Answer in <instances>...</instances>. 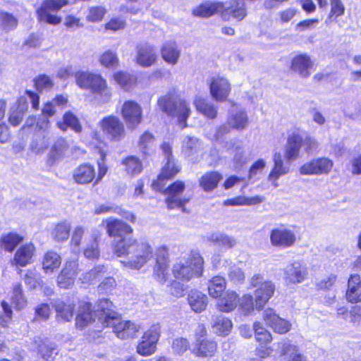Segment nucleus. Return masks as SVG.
<instances>
[{
  "label": "nucleus",
  "mask_w": 361,
  "mask_h": 361,
  "mask_svg": "<svg viewBox=\"0 0 361 361\" xmlns=\"http://www.w3.org/2000/svg\"><path fill=\"white\" fill-rule=\"evenodd\" d=\"M106 228L109 236H118L121 239L115 241L114 253L119 257L127 256L121 260L126 268L140 270L152 257L153 249L147 242H137L132 237H124V235L133 232V228L123 221L112 217L106 219Z\"/></svg>",
  "instance_id": "f257e3e1"
},
{
  "label": "nucleus",
  "mask_w": 361,
  "mask_h": 361,
  "mask_svg": "<svg viewBox=\"0 0 361 361\" xmlns=\"http://www.w3.org/2000/svg\"><path fill=\"white\" fill-rule=\"evenodd\" d=\"M161 148L166 159V163L162 168L157 180L153 182L152 187L156 190L164 191L166 195L165 201L169 209L180 208L184 212V207L190 200L189 197L183 196L185 183L178 180L165 188V181L172 178L180 171V166L173 159L171 146L169 142H164Z\"/></svg>",
  "instance_id": "f03ea898"
},
{
  "label": "nucleus",
  "mask_w": 361,
  "mask_h": 361,
  "mask_svg": "<svg viewBox=\"0 0 361 361\" xmlns=\"http://www.w3.org/2000/svg\"><path fill=\"white\" fill-rule=\"evenodd\" d=\"M113 304L108 299L98 301L97 312L99 314L98 323L102 326H111L116 336L121 339L133 338L140 326L130 321H123L117 312L112 310Z\"/></svg>",
  "instance_id": "7ed1b4c3"
},
{
  "label": "nucleus",
  "mask_w": 361,
  "mask_h": 361,
  "mask_svg": "<svg viewBox=\"0 0 361 361\" xmlns=\"http://www.w3.org/2000/svg\"><path fill=\"white\" fill-rule=\"evenodd\" d=\"M157 104L161 111L169 116L177 118L182 128L187 126L186 121L191 113L188 102L180 98L174 92H169L159 97Z\"/></svg>",
  "instance_id": "20e7f679"
},
{
  "label": "nucleus",
  "mask_w": 361,
  "mask_h": 361,
  "mask_svg": "<svg viewBox=\"0 0 361 361\" xmlns=\"http://www.w3.org/2000/svg\"><path fill=\"white\" fill-rule=\"evenodd\" d=\"M204 269V259L200 252L192 250L188 257L179 259L173 266L174 277L183 281L202 276Z\"/></svg>",
  "instance_id": "39448f33"
},
{
  "label": "nucleus",
  "mask_w": 361,
  "mask_h": 361,
  "mask_svg": "<svg viewBox=\"0 0 361 361\" xmlns=\"http://www.w3.org/2000/svg\"><path fill=\"white\" fill-rule=\"evenodd\" d=\"M250 285L252 288L258 287L255 292V301L256 309L260 310L273 296L275 286L270 281H264L263 276L259 274L251 278Z\"/></svg>",
  "instance_id": "423d86ee"
},
{
  "label": "nucleus",
  "mask_w": 361,
  "mask_h": 361,
  "mask_svg": "<svg viewBox=\"0 0 361 361\" xmlns=\"http://www.w3.org/2000/svg\"><path fill=\"white\" fill-rule=\"evenodd\" d=\"M99 125L106 137L111 141H120L126 136L123 122L116 116L111 115L103 118Z\"/></svg>",
  "instance_id": "0eeeda50"
},
{
  "label": "nucleus",
  "mask_w": 361,
  "mask_h": 361,
  "mask_svg": "<svg viewBox=\"0 0 361 361\" xmlns=\"http://www.w3.org/2000/svg\"><path fill=\"white\" fill-rule=\"evenodd\" d=\"M68 4L67 0H44L41 6L37 10V14L40 21L51 25H58L61 18L51 13L57 12Z\"/></svg>",
  "instance_id": "6e6552de"
},
{
  "label": "nucleus",
  "mask_w": 361,
  "mask_h": 361,
  "mask_svg": "<svg viewBox=\"0 0 361 361\" xmlns=\"http://www.w3.org/2000/svg\"><path fill=\"white\" fill-rule=\"evenodd\" d=\"M160 329L159 324H154L144 333L136 348L139 355L146 357L156 352L157 343L160 337Z\"/></svg>",
  "instance_id": "1a4fd4ad"
},
{
  "label": "nucleus",
  "mask_w": 361,
  "mask_h": 361,
  "mask_svg": "<svg viewBox=\"0 0 361 361\" xmlns=\"http://www.w3.org/2000/svg\"><path fill=\"white\" fill-rule=\"evenodd\" d=\"M156 264L153 268L152 276L155 281L164 284L167 281L169 273V258L168 248L165 245L159 247L156 250Z\"/></svg>",
  "instance_id": "9d476101"
},
{
  "label": "nucleus",
  "mask_w": 361,
  "mask_h": 361,
  "mask_svg": "<svg viewBox=\"0 0 361 361\" xmlns=\"http://www.w3.org/2000/svg\"><path fill=\"white\" fill-rule=\"evenodd\" d=\"M121 114L129 129L134 130L142 121V106L133 100L124 102Z\"/></svg>",
  "instance_id": "9b49d317"
},
{
  "label": "nucleus",
  "mask_w": 361,
  "mask_h": 361,
  "mask_svg": "<svg viewBox=\"0 0 361 361\" xmlns=\"http://www.w3.org/2000/svg\"><path fill=\"white\" fill-rule=\"evenodd\" d=\"M307 269L300 261H293L283 269V280L287 285L302 283L307 277Z\"/></svg>",
  "instance_id": "f8f14e48"
},
{
  "label": "nucleus",
  "mask_w": 361,
  "mask_h": 361,
  "mask_svg": "<svg viewBox=\"0 0 361 361\" xmlns=\"http://www.w3.org/2000/svg\"><path fill=\"white\" fill-rule=\"evenodd\" d=\"M334 166V162L327 157H320L312 159L304 164L300 168L302 175H323L328 174Z\"/></svg>",
  "instance_id": "ddd939ff"
},
{
  "label": "nucleus",
  "mask_w": 361,
  "mask_h": 361,
  "mask_svg": "<svg viewBox=\"0 0 361 361\" xmlns=\"http://www.w3.org/2000/svg\"><path fill=\"white\" fill-rule=\"evenodd\" d=\"M209 86L212 97L218 102L226 101L231 91V85L228 80L220 75L212 77Z\"/></svg>",
  "instance_id": "4468645a"
},
{
  "label": "nucleus",
  "mask_w": 361,
  "mask_h": 361,
  "mask_svg": "<svg viewBox=\"0 0 361 361\" xmlns=\"http://www.w3.org/2000/svg\"><path fill=\"white\" fill-rule=\"evenodd\" d=\"M263 319L266 325L275 333L284 334L291 329L292 324L290 322L279 317L276 311L271 308H267L263 312Z\"/></svg>",
  "instance_id": "2eb2a0df"
},
{
  "label": "nucleus",
  "mask_w": 361,
  "mask_h": 361,
  "mask_svg": "<svg viewBox=\"0 0 361 361\" xmlns=\"http://www.w3.org/2000/svg\"><path fill=\"white\" fill-rule=\"evenodd\" d=\"M270 241L274 246L286 248L294 245L296 235L293 230L281 226L271 231Z\"/></svg>",
  "instance_id": "dca6fc26"
},
{
  "label": "nucleus",
  "mask_w": 361,
  "mask_h": 361,
  "mask_svg": "<svg viewBox=\"0 0 361 361\" xmlns=\"http://www.w3.org/2000/svg\"><path fill=\"white\" fill-rule=\"evenodd\" d=\"M78 274V262L77 260H69L65 265L57 278L58 286L61 288L68 289L73 286Z\"/></svg>",
  "instance_id": "f3484780"
},
{
  "label": "nucleus",
  "mask_w": 361,
  "mask_h": 361,
  "mask_svg": "<svg viewBox=\"0 0 361 361\" xmlns=\"http://www.w3.org/2000/svg\"><path fill=\"white\" fill-rule=\"evenodd\" d=\"M220 12L224 20L233 18L240 21L247 16L245 5L243 0H231L228 4H224V8Z\"/></svg>",
  "instance_id": "a211bd4d"
},
{
  "label": "nucleus",
  "mask_w": 361,
  "mask_h": 361,
  "mask_svg": "<svg viewBox=\"0 0 361 361\" xmlns=\"http://www.w3.org/2000/svg\"><path fill=\"white\" fill-rule=\"evenodd\" d=\"M136 62L142 67H149L157 61V51L154 47L145 43L137 46Z\"/></svg>",
  "instance_id": "6ab92c4d"
},
{
  "label": "nucleus",
  "mask_w": 361,
  "mask_h": 361,
  "mask_svg": "<svg viewBox=\"0 0 361 361\" xmlns=\"http://www.w3.org/2000/svg\"><path fill=\"white\" fill-rule=\"evenodd\" d=\"M227 123L232 129L244 130L248 125V117L246 111L238 105L233 104L232 108L228 111Z\"/></svg>",
  "instance_id": "aec40b11"
},
{
  "label": "nucleus",
  "mask_w": 361,
  "mask_h": 361,
  "mask_svg": "<svg viewBox=\"0 0 361 361\" xmlns=\"http://www.w3.org/2000/svg\"><path fill=\"white\" fill-rule=\"evenodd\" d=\"M272 159L274 165L268 176V180L276 188L279 186L278 180L281 176L288 173L290 166L284 163L280 152H275Z\"/></svg>",
  "instance_id": "412c9836"
},
{
  "label": "nucleus",
  "mask_w": 361,
  "mask_h": 361,
  "mask_svg": "<svg viewBox=\"0 0 361 361\" xmlns=\"http://www.w3.org/2000/svg\"><path fill=\"white\" fill-rule=\"evenodd\" d=\"M313 61L306 54H300L294 56L291 61L290 69L302 78H308L311 75L310 70L313 67Z\"/></svg>",
  "instance_id": "4be33fe9"
},
{
  "label": "nucleus",
  "mask_w": 361,
  "mask_h": 361,
  "mask_svg": "<svg viewBox=\"0 0 361 361\" xmlns=\"http://www.w3.org/2000/svg\"><path fill=\"white\" fill-rule=\"evenodd\" d=\"M98 303L95 307L94 311V316L91 311V305L89 302H82L80 305L78 312L75 318V326L77 328L83 329L92 322H96V318L98 319L99 314L97 312Z\"/></svg>",
  "instance_id": "5701e85b"
},
{
  "label": "nucleus",
  "mask_w": 361,
  "mask_h": 361,
  "mask_svg": "<svg viewBox=\"0 0 361 361\" xmlns=\"http://www.w3.org/2000/svg\"><path fill=\"white\" fill-rule=\"evenodd\" d=\"M88 90L104 102H109L111 97V90L108 87L106 80L99 74L94 73Z\"/></svg>",
  "instance_id": "b1692460"
},
{
  "label": "nucleus",
  "mask_w": 361,
  "mask_h": 361,
  "mask_svg": "<svg viewBox=\"0 0 361 361\" xmlns=\"http://www.w3.org/2000/svg\"><path fill=\"white\" fill-rule=\"evenodd\" d=\"M35 247L32 243H26L21 245L16 252L13 264L24 267L32 263L35 255Z\"/></svg>",
  "instance_id": "393cba45"
},
{
  "label": "nucleus",
  "mask_w": 361,
  "mask_h": 361,
  "mask_svg": "<svg viewBox=\"0 0 361 361\" xmlns=\"http://www.w3.org/2000/svg\"><path fill=\"white\" fill-rule=\"evenodd\" d=\"M193 104L197 111L206 118L214 119L217 116L218 106L207 99L200 95H196L193 100Z\"/></svg>",
  "instance_id": "a878e982"
},
{
  "label": "nucleus",
  "mask_w": 361,
  "mask_h": 361,
  "mask_svg": "<svg viewBox=\"0 0 361 361\" xmlns=\"http://www.w3.org/2000/svg\"><path fill=\"white\" fill-rule=\"evenodd\" d=\"M224 8V4L218 1H206L195 7L192 13L194 16L209 18Z\"/></svg>",
  "instance_id": "bb28decb"
},
{
  "label": "nucleus",
  "mask_w": 361,
  "mask_h": 361,
  "mask_svg": "<svg viewBox=\"0 0 361 361\" xmlns=\"http://www.w3.org/2000/svg\"><path fill=\"white\" fill-rule=\"evenodd\" d=\"M302 141V137L298 134L293 133L289 135L285 148V157L287 161H292L298 158Z\"/></svg>",
  "instance_id": "cd10ccee"
},
{
  "label": "nucleus",
  "mask_w": 361,
  "mask_h": 361,
  "mask_svg": "<svg viewBox=\"0 0 361 361\" xmlns=\"http://www.w3.org/2000/svg\"><path fill=\"white\" fill-rule=\"evenodd\" d=\"M180 49L174 41L166 42L161 49L162 59L169 64L176 65L180 56Z\"/></svg>",
  "instance_id": "c85d7f7f"
},
{
  "label": "nucleus",
  "mask_w": 361,
  "mask_h": 361,
  "mask_svg": "<svg viewBox=\"0 0 361 361\" xmlns=\"http://www.w3.org/2000/svg\"><path fill=\"white\" fill-rule=\"evenodd\" d=\"M217 348L216 343L209 339H196L195 347L193 353L201 357H211L214 355Z\"/></svg>",
  "instance_id": "c756f323"
},
{
  "label": "nucleus",
  "mask_w": 361,
  "mask_h": 361,
  "mask_svg": "<svg viewBox=\"0 0 361 361\" xmlns=\"http://www.w3.org/2000/svg\"><path fill=\"white\" fill-rule=\"evenodd\" d=\"M346 298L352 303L361 301V279L358 274H353L349 278Z\"/></svg>",
  "instance_id": "7c9ffc66"
},
{
  "label": "nucleus",
  "mask_w": 361,
  "mask_h": 361,
  "mask_svg": "<svg viewBox=\"0 0 361 361\" xmlns=\"http://www.w3.org/2000/svg\"><path fill=\"white\" fill-rule=\"evenodd\" d=\"M95 178V170L93 166L84 164L80 165L74 171L73 178L78 184H87Z\"/></svg>",
  "instance_id": "2f4dec72"
},
{
  "label": "nucleus",
  "mask_w": 361,
  "mask_h": 361,
  "mask_svg": "<svg viewBox=\"0 0 361 361\" xmlns=\"http://www.w3.org/2000/svg\"><path fill=\"white\" fill-rule=\"evenodd\" d=\"M23 240V237L15 232L2 234L0 237V250L12 252Z\"/></svg>",
  "instance_id": "473e14b6"
},
{
  "label": "nucleus",
  "mask_w": 361,
  "mask_h": 361,
  "mask_svg": "<svg viewBox=\"0 0 361 361\" xmlns=\"http://www.w3.org/2000/svg\"><path fill=\"white\" fill-rule=\"evenodd\" d=\"M53 306L56 313V318L58 322H66L72 319L74 312L73 305L66 304L63 301L57 300Z\"/></svg>",
  "instance_id": "72a5a7b5"
},
{
  "label": "nucleus",
  "mask_w": 361,
  "mask_h": 361,
  "mask_svg": "<svg viewBox=\"0 0 361 361\" xmlns=\"http://www.w3.org/2000/svg\"><path fill=\"white\" fill-rule=\"evenodd\" d=\"M188 301L191 309L195 312L204 311L207 305L208 299L206 295L200 291L191 290L188 295Z\"/></svg>",
  "instance_id": "f704fd0d"
},
{
  "label": "nucleus",
  "mask_w": 361,
  "mask_h": 361,
  "mask_svg": "<svg viewBox=\"0 0 361 361\" xmlns=\"http://www.w3.org/2000/svg\"><path fill=\"white\" fill-rule=\"evenodd\" d=\"M238 295L233 290H227L217 302L218 309L223 312H230L235 309L238 305Z\"/></svg>",
  "instance_id": "c9c22d12"
},
{
  "label": "nucleus",
  "mask_w": 361,
  "mask_h": 361,
  "mask_svg": "<svg viewBox=\"0 0 361 361\" xmlns=\"http://www.w3.org/2000/svg\"><path fill=\"white\" fill-rule=\"evenodd\" d=\"M201 142L195 137L186 136L183 140L182 152L187 157L196 158L201 152Z\"/></svg>",
  "instance_id": "e433bc0d"
},
{
  "label": "nucleus",
  "mask_w": 361,
  "mask_h": 361,
  "mask_svg": "<svg viewBox=\"0 0 361 361\" xmlns=\"http://www.w3.org/2000/svg\"><path fill=\"white\" fill-rule=\"evenodd\" d=\"M9 295L10 301L16 310H21L26 307L27 301L20 283L13 284Z\"/></svg>",
  "instance_id": "4c0bfd02"
},
{
  "label": "nucleus",
  "mask_w": 361,
  "mask_h": 361,
  "mask_svg": "<svg viewBox=\"0 0 361 361\" xmlns=\"http://www.w3.org/2000/svg\"><path fill=\"white\" fill-rule=\"evenodd\" d=\"M232 327L233 323L228 318L223 315L213 317L212 328L214 334L221 336H227L231 332Z\"/></svg>",
  "instance_id": "58836bf2"
},
{
  "label": "nucleus",
  "mask_w": 361,
  "mask_h": 361,
  "mask_svg": "<svg viewBox=\"0 0 361 361\" xmlns=\"http://www.w3.org/2000/svg\"><path fill=\"white\" fill-rule=\"evenodd\" d=\"M222 178V175L217 171L207 172L201 177L200 185L206 192L212 191L217 187Z\"/></svg>",
  "instance_id": "ea45409f"
},
{
  "label": "nucleus",
  "mask_w": 361,
  "mask_h": 361,
  "mask_svg": "<svg viewBox=\"0 0 361 361\" xmlns=\"http://www.w3.org/2000/svg\"><path fill=\"white\" fill-rule=\"evenodd\" d=\"M61 264V256L56 252L48 251L42 259V269L46 274H51L60 267Z\"/></svg>",
  "instance_id": "a19ab883"
},
{
  "label": "nucleus",
  "mask_w": 361,
  "mask_h": 361,
  "mask_svg": "<svg viewBox=\"0 0 361 361\" xmlns=\"http://www.w3.org/2000/svg\"><path fill=\"white\" fill-rule=\"evenodd\" d=\"M113 78L116 82L125 90H130L137 82L136 76L128 72L118 71L114 74Z\"/></svg>",
  "instance_id": "79ce46f5"
},
{
  "label": "nucleus",
  "mask_w": 361,
  "mask_h": 361,
  "mask_svg": "<svg viewBox=\"0 0 361 361\" xmlns=\"http://www.w3.org/2000/svg\"><path fill=\"white\" fill-rule=\"evenodd\" d=\"M264 197L259 195L250 197L245 196H238L225 200L224 204L226 206H251L262 203L264 202Z\"/></svg>",
  "instance_id": "37998d69"
},
{
  "label": "nucleus",
  "mask_w": 361,
  "mask_h": 361,
  "mask_svg": "<svg viewBox=\"0 0 361 361\" xmlns=\"http://www.w3.org/2000/svg\"><path fill=\"white\" fill-rule=\"evenodd\" d=\"M38 353L46 361H53L54 355L58 354L57 346L55 343L45 339L38 345Z\"/></svg>",
  "instance_id": "c03bdc74"
},
{
  "label": "nucleus",
  "mask_w": 361,
  "mask_h": 361,
  "mask_svg": "<svg viewBox=\"0 0 361 361\" xmlns=\"http://www.w3.org/2000/svg\"><path fill=\"white\" fill-rule=\"evenodd\" d=\"M207 288L209 295L218 298L221 296L226 288V280L219 276H214L209 281Z\"/></svg>",
  "instance_id": "a18cd8bd"
},
{
  "label": "nucleus",
  "mask_w": 361,
  "mask_h": 361,
  "mask_svg": "<svg viewBox=\"0 0 361 361\" xmlns=\"http://www.w3.org/2000/svg\"><path fill=\"white\" fill-rule=\"evenodd\" d=\"M281 356L283 361H305L303 357L298 353L296 345L284 342L282 345Z\"/></svg>",
  "instance_id": "49530a36"
},
{
  "label": "nucleus",
  "mask_w": 361,
  "mask_h": 361,
  "mask_svg": "<svg viewBox=\"0 0 361 361\" xmlns=\"http://www.w3.org/2000/svg\"><path fill=\"white\" fill-rule=\"evenodd\" d=\"M59 128L62 130H66L68 128H71L76 133L82 130V126L78 118L71 112H66L63 116V121L58 123Z\"/></svg>",
  "instance_id": "de8ad7c7"
},
{
  "label": "nucleus",
  "mask_w": 361,
  "mask_h": 361,
  "mask_svg": "<svg viewBox=\"0 0 361 361\" xmlns=\"http://www.w3.org/2000/svg\"><path fill=\"white\" fill-rule=\"evenodd\" d=\"M121 164L124 166L126 172L130 176H136L142 171L140 160L135 156H128L122 160Z\"/></svg>",
  "instance_id": "09e8293b"
},
{
  "label": "nucleus",
  "mask_w": 361,
  "mask_h": 361,
  "mask_svg": "<svg viewBox=\"0 0 361 361\" xmlns=\"http://www.w3.org/2000/svg\"><path fill=\"white\" fill-rule=\"evenodd\" d=\"M68 148L66 140L63 138L58 139L51 149L49 160L55 161L63 157Z\"/></svg>",
  "instance_id": "8fccbe9b"
},
{
  "label": "nucleus",
  "mask_w": 361,
  "mask_h": 361,
  "mask_svg": "<svg viewBox=\"0 0 361 361\" xmlns=\"http://www.w3.org/2000/svg\"><path fill=\"white\" fill-rule=\"evenodd\" d=\"M208 240L224 248H231L236 244L233 238L221 233H212Z\"/></svg>",
  "instance_id": "3c124183"
},
{
  "label": "nucleus",
  "mask_w": 361,
  "mask_h": 361,
  "mask_svg": "<svg viewBox=\"0 0 361 361\" xmlns=\"http://www.w3.org/2000/svg\"><path fill=\"white\" fill-rule=\"evenodd\" d=\"M106 271V268L104 265H98L90 271L82 274L80 280L83 283H92L100 279Z\"/></svg>",
  "instance_id": "603ef678"
},
{
  "label": "nucleus",
  "mask_w": 361,
  "mask_h": 361,
  "mask_svg": "<svg viewBox=\"0 0 361 361\" xmlns=\"http://www.w3.org/2000/svg\"><path fill=\"white\" fill-rule=\"evenodd\" d=\"M99 61L102 66L108 68H116L119 63L117 54L111 50L102 53L99 58Z\"/></svg>",
  "instance_id": "864d4df0"
},
{
  "label": "nucleus",
  "mask_w": 361,
  "mask_h": 361,
  "mask_svg": "<svg viewBox=\"0 0 361 361\" xmlns=\"http://www.w3.org/2000/svg\"><path fill=\"white\" fill-rule=\"evenodd\" d=\"M238 303L239 304V310L244 315L250 314L255 306V301L252 295L245 294L240 298H238Z\"/></svg>",
  "instance_id": "5fc2aeb1"
},
{
  "label": "nucleus",
  "mask_w": 361,
  "mask_h": 361,
  "mask_svg": "<svg viewBox=\"0 0 361 361\" xmlns=\"http://www.w3.org/2000/svg\"><path fill=\"white\" fill-rule=\"evenodd\" d=\"M97 236L92 235L89 242L86 244L83 253L86 258L90 259H98L99 257V250L97 240Z\"/></svg>",
  "instance_id": "6e6d98bb"
},
{
  "label": "nucleus",
  "mask_w": 361,
  "mask_h": 361,
  "mask_svg": "<svg viewBox=\"0 0 361 361\" xmlns=\"http://www.w3.org/2000/svg\"><path fill=\"white\" fill-rule=\"evenodd\" d=\"M71 224L66 221L58 224L52 231L54 238L57 241H63L68 238Z\"/></svg>",
  "instance_id": "4d7b16f0"
},
{
  "label": "nucleus",
  "mask_w": 361,
  "mask_h": 361,
  "mask_svg": "<svg viewBox=\"0 0 361 361\" xmlns=\"http://www.w3.org/2000/svg\"><path fill=\"white\" fill-rule=\"evenodd\" d=\"M49 140V133L36 135L35 140L31 143V147L36 153H41L48 147Z\"/></svg>",
  "instance_id": "13d9d810"
},
{
  "label": "nucleus",
  "mask_w": 361,
  "mask_h": 361,
  "mask_svg": "<svg viewBox=\"0 0 361 361\" xmlns=\"http://www.w3.org/2000/svg\"><path fill=\"white\" fill-rule=\"evenodd\" d=\"M94 73L88 71H78L75 73L77 85L84 90H88Z\"/></svg>",
  "instance_id": "bf43d9fd"
},
{
  "label": "nucleus",
  "mask_w": 361,
  "mask_h": 361,
  "mask_svg": "<svg viewBox=\"0 0 361 361\" xmlns=\"http://www.w3.org/2000/svg\"><path fill=\"white\" fill-rule=\"evenodd\" d=\"M154 143V136L149 132H145L140 137L139 141L140 150L144 154H148L149 151L152 149Z\"/></svg>",
  "instance_id": "052dcab7"
},
{
  "label": "nucleus",
  "mask_w": 361,
  "mask_h": 361,
  "mask_svg": "<svg viewBox=\"0 0 361 361\" xmlns=\"http://www.w3.org/2000/svg\"><path fill=\"white\" fill-rule=\"evenodd\" d=\"M18 20L11 13L0 11V25L6 30H11L17 27Z\"/></svg>",
  "instance_id": "680f3d73"
},
{
  "label": "nucleus",
  "mask_w": 361,
  "mask_h": 361,
  "mask_svg": "<svg viewBox=\"0 0 361 361\" xmlns=\"http://www.w3.org/2000/svg\"><path fill=\"white\" fill-rule=\"evenodd\" d=\"M54 84L53 79L45 74H41L35 79V87L39 92L51 89Z\"/></svg>",
  "instance_id": "e2e57ef3"
},
{
  "label": "nucleus",
  "mask_w": 361,
  "mask_h": 361,
  "mask_svg": "<svg viewBox=\"0 0 361 361\" xmlns=\"http://www.w3.org/2000/svg\"><path fill=\"white\" fill-rule=\"evenodd\" d=\"M51 314V308L47 303H41L35 308L34 322L47 321Z\"/></svg>",
  "instance_id": "0e129e2a"
},
{
  "label": "nucleus",
  "mask_w": 361,
  "mask_h": 361,
  "mask_svg": "<svg viewBox=\"0 0 361 361\" xmlns=\"http://www.w3.org/2000/svg\"><path fill=\"white\" fill-rule=\"evenodd\" d=\"M331 11L330 13L326 20V23L331 22L334 18L341 16L345 11V7L341 0H330Z\"/></svg>",
  "instance_id": "69168bd1"
},
{
  "label": "nucleus",
  "mask_w": 361,
  "mask_h": 361,
  "mask_svg": "<svg viewBox=\"0 0 361 361\" xmlns=\"http://www.w3.org/2000/svg\"><path fill=\"white\" fill-rule=\"evenodd\" d=\"M106 13V10L103 6H92L89 8L86 18L90 22H99L103 19Z\"/></svg>",
  "instance_id": "338daca9"
},
{
  "label": "nucleus",
  "mask_w": 361,
  "mask_h": 361,
  "mask_svg": "<svg viewBox=\"0 0 361 361\" xmlns=\"http://www.w3.org/2000/svg\"><path fill=\"white\" fill-rule=\"evenodd\" d=\"M190 347V343L188 339L185 338H176L173 340L171 348L175 354L181 355L185 353Z\"/></svg>",
  "instance_id": "774afa93"
}]
</instances>
